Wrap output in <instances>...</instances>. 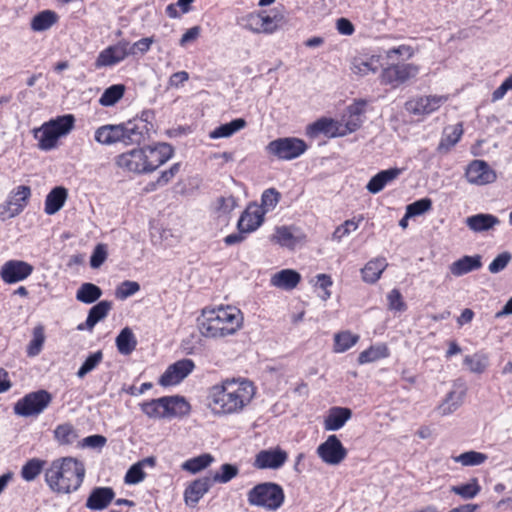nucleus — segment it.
<instances>
[{
  "label": "nucleus",
  "mask_w": 512,
  "mask_h": 512,
  "mask_svg": "<svg viewBox=\"0 0 512 512\" xmlns=\"http://www.w3.org/2000/svg\"><path fill=\"white\" fill-rule=\"evenodd\" d=\"M360 337L349 330L338 332L334 335L333 351L335 353H344L357 344Z\"/></svg>",
  "instance_id": "obj_34"
},
{
  "label": "nucleus",
  "mask_w": 512,
  "mask_h": 512,
  "mask_svg": "<svg viewBox=\"0 0 512 512\" xmlns=\"http://www.w3.org/2000/svg\"><path fill=\"white\" fill-rule=\"evenodd\" d=\"M387 266L386 259L383 257L370 260L361 269L362 280L370 284L376 283Z\"/></svg>",
  "instance_id": "obj_29"
},
{
  "label": "nucleus",
  "mask_w": 512,
  "mask_h": 512,
  "mask_svg": "<svg viewBox=\"0 0 512 512\" xmlns=\"http://www.w3.org/2000/svg\"><path fill=\"white\" fill-rule=\"evenodd\" d=\"M246 121L243 118H237L229 123H225L215 128L210 132L211 139L228 138L243 129L246 126Z\"/></svg>",
  "instance_id": "obj_35"
},
{
  "label": "nucleus",
  "mask_w": 512,
  "mask_h": 512,
  "mask_svg": "<svg viewBox=\"0 0 512 512\" xmlns=\"http://www.w3.org/2000/svg\"><path fill=\"white\" fill-rule=\"evenodd\" d=\"M34 137L38 140V147L44 151L53 149L59 139L47 123L43 124L40 128L34 129Z\"/></svg>",
  "instance_id": "obj_32"
},
{
  "label": "nucleus",
  "mask_w": 512,
  "mask_h": 512,
  "mask_svg": "<svg viewBox=\"0 0 512 512\" xmlns=\"http://www.w3.org/2000/svg\"><path fill=\"white\" fill-rule=\"evenodd\" d=\"M145 476L146 474L140 464L135 463L126 472L124 481L126 484L135 485L142 482Z\"/></svg>",
  "instance_id": "obj_61"
},
{
  "label": "nucleus",
  "mask_w": 512,
  "mask_h": 512,
  "mask_svg": "<svg viewBox=\"0 0 512 512\" xmlns=\"http://www.w3.org/2000/svg\"><path fill=\"white\" fill-rule=\"evenodd\" d=\"M241 25L244 29L255 33V34H263L262 32V24H261V15L259 12L250 13L241 18Z\"/></svg>",
  "instance_id": "obj_54"
},
{
  "label": "nucleus",
  "mask_w": 512,
  "mask_h": 512,
  "mask_svg": "<svg viewBox=\"0 0 512 512\" xmlns=\"http://www.w3.org/2000/svg\"><path fill=\"white\" fill-rule=\"evenodd\" d=\"M118 352L121 355H130L137 346V339L131 328H123L115 339Z\"/></svg>",
  "instance_id": "obj_30"
},
{
  "label": "nucleus",
  "mask_w": 512,
  "mask_h": 512,
  "mask_svg": "<svg viewBox=\"0 0 512 512\" xmlns=\"http://www.w3.org/2000/svg\"><path fill=\"white\" fill-rule=\"evenodd\" d=\"M34 271V267L22 260H9L0 270L1 279L7 284H14L28 278Z\"/></svg>",
  "instance_id": "obj_12"
},
{
  "label": "nucleus",
  "mask_w": 512,
  "mask_h": 512,
  "mask_svg": "<svg viewBox=\"0 0 512 512\" xmlns=\"http://www.w3.org/2000/svg\"><path fill=\"white\" fill-rule=\"evenodd\" d=\"M112 309V302L108 300H103L98 302L96 305L90 308L88 312L87 319L84 323H80L77 326V330L83 331L88 330L92 331L95 325L105 319Z\"/></svg>",
  "instance_id": "obj_18"
},
{
  "label": "nucleus",
  "mask_w": 512,
  "mask_h": 512,
  "mask_svg": "<svg viewBox=\"0 0 512 512\" xmlns=\"http://www.w3.org/2000/svg\"><path fill=\"white\" fill-rule=\"evenodd\" d=\"M419 72L420 66L414 63L391 64L382 69L380 82L395 89L415 79Z\"/></svg>",
  "instance_id": "obj_7"
},
{
  "label": "nucleus",
  "mask_w": 512,
  "mask_h": 512,
  "mask_svg": "<svg viewBox=\"0 0 512 512\" xmlns=\"http://www.w3.org/2000/svg\"><path fill=\"white\" fill-rule=\"evenodd\" d=\"M284 500L283 488L274 482L259 483L247 493V501L251 506L261 507L268 511L279 509Z\"/></svg>",
  "instance_id": "obj_6"
},
{
  "label": "nucleus",
  "mask_w": 512,
  "mask_h": 512,
  "mask_svg": "<svg viewBox=\"0 0 512 512\" xmlns=\"http://www.w3.org/2000/svg\"><path fill=\"white\" fill-rule=\"evenodd\" d=\"M255 396L254 384L243 378L225 379L212 386L208 406L214 415L226 416L241 413Z\"/></svg>",
  "instance_id": "obj_1"
},
{
  "label": "nucleus",
  "mask_w": 512,
  "mask_h": 512,
  "mask_svg": "<svg viewBox=\"0 0 512 512\" xmlns=\"http://www.w3.org/2000/svg\"><path fill=\"white\" fill-rule=\"evenodd\" d=\"M45 336L42 327H36L33 331V339L27 347V354L30 357L37 356L44 344Z\"/></svg>",
  "instance_id": "obj_56"
},
{
  "label": "nucleus",
  "mask_w": 512,
  "mask_h": 512,
  "mask_svg": "<svg viewBox=\"0 0 512 512\" xmlns=\"http://www.w3.org/2000/svg\"><path fill=\"white\" fill-rule=\"evenodd\" d=\"M154 39L152 37H145L138 41H136L134 44H129V55H136L137 53L144 54L147 51H149L151 45L153 44Z\"/></svg>",
  "instance_id": "obj_64"
},
{
  "label": "nucleus",
  "mask_w": 512,
  "mask_h": 512,
  "mask_svg": "<svg viewBox=\"0 0 512 512\" xmlns=\"http://www.w3.org/2000/svg\"><path fill=\"white\" fill-rule=\"evenodd\" d=\"M148 135L147 124L143 120H130L119 125H105L95 131V140L103 145L123 143L126 146L140 145Z\"/></svg>",
  "instance_id": "obj_5"
},
{
  "label": "nucleus",
  "mask_w": 512,
  "mask_h": 512,
  "mask_svg": "<svg viewBox=\"0 0 512 512\" xmlns=\"http://www.w3.org/2000/svg\"><path fill=\"white\" fill-rule=\"evenodd\" d=\"M236 206V199L232 195L221 196L216 200V210L221 214H229Z\"/></svg>",
  "instance_id": "obj_62"
},
{
  "label": "nucleus",
  "mask_w": 512,
  "mask_h": 512,
  "mask_svg": "<svg viewBox=\"0 0 512 512\" xmlns=\"http://www.w3.org/2000/svg\"><path fill=\"white\" fill-rule=\"evenodd\" d=\"M213 461L214 457L211 454L205 453L186 460L182 463L181 468L191 474H197L209 467Z\"/></svg>",
  "instance_id": "obj_36"
},
{
  "label": "nucleus",
  "mask_w": 512,
  "mask_h": 512,
  "mask_svg": "<svg viewBox=\"0 0 512 512\" xmlns=\"http://www.w3.org/2000/svg\"><path fill=\"white\" fill-rule=\"evenodd\" d=\"M358 222H355L354 219L346 220L343 224L338 226L332 234V240L336 242H341L342 239L351 232L357 230Z\"/></svg>",
  "instance_id": "obj_60"
},
{
  "label": "nucleus",
  "mask_w": 512,
  "mask_h": 512,
  "mask_svg": "<svg viewBox=\"0 0 512 512\" xmlns=\"http://www.w3.org/2000/svg\"><path fill=\"white\" fill-rule=\"evenodd\" d=\"M465 177L470 184L487 185L493 183L497 176L495 171L483 160H473L467 166Z\"/></svg>",
  "instance_id": "obj_14"
},
{
  "label": "nucleus",
  "mask_w": 512,
  "mask_h": 512,
  "mask_svg": "<svg viewBox=\"0 0 512 512\" xmlns=\"http://www.w3.org/2000/svg\"><path fill=\"white\" fill-rule=\"evenodd\" d=\"M401 173L402 169L397 167L382 170L369 180V182L366 185V189L371 194H378L388 184L396 180L401 175Z\"/></svg>",
  "instance_id": "obj_20"
},
{
  "label": "nucleus",
  "mask_w": 512,
  "mask_h": 512,
  "mask_svg": "<svg viewBox=\"0 0 512 512\" xmlns=\"http://www.w3.org/2000/svg\"><path fill=\"white\" fill-rule=\"evenodd\" d=\"M263 216L264 214L259 208H255L254 211L245 210L238 220V230L246 234L255 231L262 224Z\"/></svg>",
  "instance_id": "obj_28"
},
{
  "label": "nucleus",
  "mask_w": 512,
  "mask_h": 512,
  "mask_svg": "<svg viewBox=\"0 0 512 512\" xmlns=\"http://www.w3.org/2000/svg\"><path fill=\"white\" fill-rule=\"evenodd\" d=\"M388 309L395 312H404L407 305L398 289L391 290L387 295Z\"/></svg>",
  "instance_id": "obj_59"
},
{
  "label": "nucleus",
  "mask_w": 512,
  "mask_h": 512,
  "mask_svg": "<svg viewBox=\"0 0 512 512\" xmlns=\"http://www.w3.org/2000/svg\"><path fill=\"white\" fill-rule=\"evenodd\" d=\"M352 417V411L347 407L334 406L329 409L324 418L323 426L326 431L340 430Z\"/></svg>",
  "instance_id": "obj_19"
},
{
  "label": "nucleus",
  "mask_w": 512,
  "mask_h": 512,
  "mask_svg": "<svg viewBox=\"0 0 512 512\" xmlns=\"http://www.w3.org/2000/svg\"><path fill=\"white\" fill-rule=\"evenodd\" d=\"M164 414L165 418L181 417L190 412V405L181 396H164Z\"/></svg>",
  "instance_id": "obj_23"
},
{
  "label": "nucleus",
  "mask_w": 512,
  "mask_h": 512,
  "mask_svg": "<svg viewBox=\"0 0 512 512\" xmlns=\"http://www.w3.org/2000/svg\"><path fill=\"white\" fill-rule=\"evenodd\" d=\"M464 364L473 373H483L488 366V357L484 354L476 353L467 355L464 358Z\"/></svg>",
  "instance_id": "obj_51"
},
{
  "label": "nucleus",
  "mask_w": 512,
  "mask_h": 512,
  "mask_svg": "<svg viewBox=\"0 0 512 512\" xmlns=\"http://www.w3.org/2000/svg\"><path fill=\"white\" fill-rule=\"evenodd\" d=\"M316 453L323 463L337 466L347 457L348 451L339 438L332 434L317 447Z\"/></svg>",
  "instance_id": "obj_10"
},
{
  "label": "nucleus",
  "mask_w": 512,
  "mask_h": 512,
  "mask_svg": "<svg viewBox=\"0 0 512 512\" xmlns=\"http://www.w3.org/2000/svg\"><path fill=\"white\" fill-rule=\"evenodd\" d=\"M125 89L123 84H114L108 87L102 93L99 103L104 107L115 105L123 97Z\"/></svg>",
  "instance_id": "obj_40"
},
{
  "label": "nucleus",
  "mask_w": 512,
  "mask_h": 512,
  "mask_svg": "<svg viewBox=\"0 0 512 512\" xmlns=\"http://www.w3.org/2000/svg\"><path fill=\"white\" fill-rule=\"evenodd\" d=\"M263 34H272L278 29V23L283 19L282 15H268L265 11H260Z\"/></svg>",
  "instance_id": "obj_57"
},
{
  "label": "nucleus",
  "mask_w": 512,
  "mask_h": 512,
  "mask_svg": "<svg viewBox=\"0 0 512 512\" xmlns=\"http://www.w3.org/2000/svg\"><path fill=\"white\" fill-rule=\"evenodd\" d=\"M463 134V127L461 123L453 126H448L443 131V137L438 145L439 152H448L460 140Z\"/></svg>",
  "instance_id": "obj_31"
},
{
  "label": "nucleus",
  "mask_w": 512,
  "mask_h": 512,
  "mask_svg": "<svg viewBox=\"0 0 512 512\" xmlns=\"http://www.w3.org/2000/svg\"><path fill=\"white\" fill-rule=\"evenodd\" d=\"M239 474V467L235 464L224 463L219 471L211 477L212 483L226 484Z\"/></svg>",
  "instance_id": "obj_45"
},
{
  "label": "nucleus",
  "mask_w": 512,
  "mask_h": 512,
  "mask_svg": "<svg viewBox=\"0 0 512 512\" xmlns=\"http://www.w3.org/2000/svg\"><path fill=\"white\" fill-rule=\"evenodd\" d=\"M52 402V395L46 390L26 394L14 405V413L22 417L40 415Z\"/></svg>",
  "instance_id": "obj_8"
},
{
  "label": "nucleus",
  "mask_w": 512,
  "mask_h": 512,
  "mask_svg": "<svg viewBox=\"0 0 512 512\" xmlns=\"http://www.w3.org/2000/svg\"><path fill=\"white\" fill-rule=\"evenodd\" d=\"M272 240L283 246L288 248H293L296 244V239L291 231L290 227L280 226L275 229V233L272 236Z\"/></svg>",
  "instance_id": "obj_50"
},
{
  "label": "nucleus",
  "mask_w": 512,
  "mask_h": 512,
  "mask_svg": "<svg viewBox=\"0 0 512 512\" xmlns=\"http://www.w3.org/2000/svg\"><path fill=\"white\" fill-rule=\"evenodd\" d=\"M499 223L500 220L496 216L484 213L472 215L465 219L467 227L475 233L488 231Z\"/></svg>",
  "instance_id": "obj_25"
},
{
  "label": "nucleus",
  "mask_w": 512,
  "mask_h": 512,
  "mask_svg": "<svg viewBox=\"0 0 512 512\" xmlns=\"http://www.w3.org/2000/svg\"><path fill=\"white\" fill-rule=\"evenodd\" d=\"M45 464L46 461L39 458L28 460L21 469V477L27 482L35 480L42 472Z\"/></svg>",
  "instance_id": "obj_41"
},
{
  "label": "nucleus",
  "mask_w": 512,
  "mask_h": 512,
  "mask_svg": "<svg viewBox=\"0 0 512 512\" xmlns=\"http://www.w3.org/2000/svg\"><path fill=\"white\" fill-rule=\"evenodd\" d=\"M281 194L275 188L266 189L261 196V207L259 208L263 214L275 209L279 203Z\"/></svg>",
  "instance_id": "obj_49"
},
{
  "label": "nucleus",
  "mask_w": 512,
  "mask_h": 512,
  "mask_svg": "<svg viewBox=\"0 0 512 512\" xmlns=\"http://www.w3.org/2000/svg\"><path fill=\"white\" fill-rule=\"evenodd\" d=\"M195 368V364L191 359H181L168 366L159 379L161 386L167 387L179 384L185 379Z\"/></svg>",
  "instance_id": "obj_13"
},
{
  "label": "nucleus",
  "mask_w": 512,
  "mask_h": 512,
  "mask_svg": "<svg viewBox=\"0 0 512 512\" xmlns=\"http://www.w3.org/2000/svg\"><path fill=\"white\" fill-rule=\"evenodd\" d=\"M114 497L115 493L110 487L94 488L86 501V507L90 510L101 511L108 507Z\"/></svg>",
  "instance_id": "obj_21"
},
{
  "label": "nucleus",
  "mask_w": 512,
  "mask_h": 512,
  "mask_svg": "<svg viewBox=\"0 0 512 512\" xmlns=\"http://www.w3.org/2000/svg\"><path fill=\"white\" fill-rule=\"evenodd\" d=\"M466 391L461 389L459 391L453 390L449 392L443 402L438 406V411L442 416H447L456 411L463 403Z\"/></svg>",
  "instance_id": "obj_33"
},
{
  "label": "nucleus",
  "mask_w": 512,
  "mask_h": 512,
  "mask_svg": "<svg viewBox=\"0 0 512 512\" xmlns=\"http://www.w3.org/2000/svg\"><path fill=\"white\" fill-rule=\"evenodd\" d=\"M57 21L56 13L45 10L35 15L31 20V29L36 32L48 30Z\"/></svg>",
  "instance_id": "obj_39"
},
{
  "label": "nucleus",
  "mask_w": 512,
  "mask_h": 512,
  "mask_svg": "<svg viewBox=\"0 0 512 512\" xmlns=\"http://www.w3.org/2000/svg\"><path fill=\"white\" fill-rule=\"evenodd\" d=\"M45 482L58 494H69L76 491L85 476L83 463L73 457L55 459L45 470Z\"/></svg>",
  "instance_id": "obj_4"
},
{
  "label": "nucleus",
  "mask_w": 512,
  "mask_h": 512,
  "mask_svg": "<svg viewBox=\"0 0 512 512\" xmlns=\"http://www.w3.org/2000/svg\"><path fill=\"white\" fill-rule=\"evenodd\" d=\"M140 290V285L136 281H123L115 290V296L119 300H125Z\"/></svg>",
  "instance_id": "obj_55"
},
{
  "label": "nucleus",
  "mask_w": 512,
  "mask_h": 512,
  "mask_svg": "<svg viewBox=\"0 0 512 512\" xmlns=\"http://www.w3.org/2000/svg\"><path fill=\"white\" fill-rule=\"evenodd\" d=\"M307 149L306 143L294 137L279 138L271 141L266 150L280 160H292L302 155Z\"/></svg>",
  "instance_id": "obj_9"
},
{
  "label": "nucleus",
  "mask_w": 512,
  "mask_h": 512,
  "mask_svg": "<svg viewBox=\"0 0 512 512\" xmlns=\"http://www.w3.org/2000/svg\"><path fill=\"white\" fill-rule=\"evenodd\" d=\"M380 67V56L372 55L370 57H355L352 61L351 70L357 75L366 76L370 73H376Z\"/></svg>",
  "instance_id": "obj_26"
},
{
  "label": "nucleus",
  "mask_w": 512,
  "mask_h": 512,
  "mask_svg": "<svg viewBox=\"0 0 512 512\" xmlns=\"http://www.w3.org/2000/svg\"><path fill=\"white\" fill-rule=\"evenodd\" d=\"M447 99L446 96L439 95L419 96L407 101L405 109L413 115H428L438 110Z\"/></svg>",
  "instance_id": "obj_11"
},
{
  "label": "nucleus",
  "mask_w": 512,
  "mask_h": 512,
  "mask_svg": "<svg viewBox=\"0 0 512 512\" xmlns=\"http://www.w3.org/2000/svg\"><path fill=\"white\" fill-rule=\"evenodd\" d=\"M287 459V452L280 447L264 449L256 454L253 466L261 470H277L285 464Z\"/></svg>",
  "instance_id": "obj_16"
},
{
  "label": "nucleus",
  "mask_w": 512,
  "mask_h": 512,
  "mask_svg": "<svg viewBox=\"0 0 512 512\" xmlns=\"http://www.w3.org/2000/svg\"><path fill=\"white\" fill-rule=\"evenodd\" d=\"M389 356L388 347L385 344H379L376 346H370L368 349L362 351L358 356L359 364H366L375 362L377 360L386 358Z\"/></svg>",
  "instance_id": "obj_38"
},
{
  "label": "nucleus",
  "mask_w": 512,
  "mask_h": 512,
  "mask_svg": "<svg viewBox=\"0 0 512 512\" xmlns=\"http://www.w3.org/2000/svg\"><path fill=\"white\" fill-rule=\"evenodd\" d=\"M213 483L211 477L205 476L193 480L184 490V502L188 507L194 508L209 492Z\"/></svg>",
  "instance_id": "obj_17"
},
{
  "label": "nucleus",
  "mask_w": 512,
  "mask_h": 512,
  "mask_svg": "<svg viewBox=\"0 0 512 512\" xmlns=\"http://www.w3.org/2000/svg\"><path fill=\"white\" fill-rule=\"evenodd\" d=\"M173 153L171 145L161 143L154 147L147 146L122 153L116 157L115 163L125 172L148 174L165 164Z\"/></svg>",
  "instance_id": "obj_2"
},
{
  "label": "nucleus",
  "mask_w": 512,
  "mask_h": 512,
  "mask_svg": "<svg viewBox=\"0 0 512 512\" xmlns=\"http://www.w3.org/2000/svg\"><path fill=\"white\" fill-rule=\"evenodd\" d=\"M335 122L331 119L327 118H321L314 123H312L307 130L308 135L310 136H317L321 133L323 134H329L331 137L332 133H338L340 130L338 128L336 131H333L332 128L335 126Z\"/></svg>",
  "instance_id": "obj_47"
},
{
  "label": "nucleus",
  "mask_w": 512,
  "mask_h": 512,
  "mask_svg": "<svg viewBox=\"0 0 512 512\" xmlns=\"http://www.w3.org/2000/svg\"><path fill=\"white\" fill-rule=\"evenodd\" d=\"M142 412L149 418H165L163 398L153 399L140 405Z\"/></svg>",
  "instance_id": "obj_46"
},
{
  "label": "nucleus",
  "mask_w": 512,
  "mask_h": 512,
  "mask_svg": "<svg viewBox=\"0 0 512 512\" xmlns=\"http://www.w3.org/2000/svg\"><path fill=\"white\" fill-rule=\"evenodd\" d=\"M102 296L100 287L93 283H83L76 292V299L84 304H92Z\"/></svg>",
  "instance_id": "obj_37"
},
{
  "label": "nucleus",
  "mask_w": 512,
  "mask_h": 512,
  "mask_svg": "<svg viewBox=\"0 0 512 512\" xmlns=\"http://www.w3.org/2000/svg\"><path fill=\"white\" fill-rule=\"evenodd\" d=\"M512 260V254L509 251H504L498 254L493 261L489 264L488 270L492 274H497L503 271Z\"/></svg>",
  "instance_id": "obj_58"
},
{
  "label": "nucleus",
  "mask_w": 512,
  "mask_h": 512,
  "mask_svg": "<svg viewBox=\"0 0 512 512\" xmlns=\"http://www.w3.org/2000/svg\"><path fill=\"white\" fill-rule=\"evenodd\" d=\"M54 437L60 445H70L75 442L78 435L71 424L65 423L55 428Z\"/></svg>",
  "instance_id": "obj_44"
},
{
  "label": "nucleus",
  "mask_w": 512,
  "mask_h": 512,
  "mask_svg": "<svg viewBox=\"0 0 512 512\" xmlns=\"http://www.w3.org/2000/svg\"><path fill=\"white\" fill-rule=\"evenodd\" d=\"M300 274L293 269H283L272 275L270 283L273 287L283 290H292L300 282Z\"/></svg>",
  "instance_id": "obj_24"
},
{
  "label": "nucleus",
  "mask_w": 512,
  "mask_h": 512,
  "mask_svg": "<svg viewBox=\"0 0 512 512\" xmlns=\"http://www.w3.org/2000/svg\"><path fill=\"white\" fill-rule=\"evenodd\" d=\"M129 52V42L126 40L119 41L99 53L95 61V67L103 68L116 65L129 56Z\"/></svg>",
  "instance_id": "obj_15"
},
{
  "label": "nucleus",
  "mask_w": 512,
  "mask_h": 512,
  "mask_svg": "<svg viewBox=\"0 0 512 512\" xmlns=\"http://www.w3.org/2000/svg\"><path fill=\"white\" fill-rule=\"evenodd\" d=\"M432 206V201L429 198L419 199L406 207V218L419 216L429 211Z\"/></svg>",
  "instance_id": "obj_53"
},
{
  "label": "nucleus",
  "mask_w": 512,
  "mask_h": 512,
  "mask_svg": "<svg viewBox=\"0 0 512 512\" xmlns=\"http://www.w3.org/2000/svg\"><path fill=\"white\" fill-rule=\"evenodd\" d=\"M482 257L480 255H465L458 260L454 261L450 266L449 270L455 277L463 276L472 271L478 270L482 266Z\"/></svg>",
  "instance_id": "obj_22"
},
{
  "label": "nucleus",
  "mask_w": 512,
  "mask_h": 512,
  "mask_svg": "<svg viewBox=\"0 0 512 512\" xmlns=\"http://www.w3.org/2000/svg\"><path fill=\"white\" fill-rule=\"evenodd\" d=\"M107 258V251L104 245L98 244L90 257V266L93 269L99 268Z\"/></svg>",
  "instance_id": "obj_63"
},
{
  "label": "nucleus",
  "mask_w": 512,
  "mask_h": 512,
  "mask_svg": "<svg viewBox=\"0 0 512 512\" xmlns=\"http://www.w3.org/2000/svg\"><path fill=\"white\" fill-rule=\"evenodd\" d=\"M243 324L241 311L232 306L203 309L198 318L200 334L206 338H223L235 334Z\"/></svg>",
  "instance_id": "obj_3"
},
{
  "label": "nucleus",
  "mask_w": 512,
  "mask_h": 512,
  "mask_svg": "<svg viewBox=\"0 0 512 512\" xmlns=\"http://www.w3.org/2000/svg\"><path fill=\"white\" fill-rule=\"evenodd\" d=\"M75 118L71 114L59 116L56 119L50 120L47 124L60 138L68 134L74 126Z\"/></svg>",
  "instance_id": "obj_42"
},
{
  "label": "nucleus",
  "mask_w": 512,
  "mask_h": 512,
  "mask_svg": "<svg viewBox=\"0 0 512 512\" xmlns=\"http://www.w3.org/2000/svg\"><path fill=\"white\" fill-rule=\"evenodd\" d=\"M488 456L484 453L477 451H467L453 458L457 463L463 466H478L483 464L487 460Z\"/></svg>",
  "instance_id": "obj_48"
},
{
  "label": "nucleus",
  "mask_w": 512,
  "mask_h": 512,
  "mask_svg": "<svg viewBox=\"0 0 512 512\" xmlns=\"http://www.w3.org/2000/svg\"><path fill=\"white\" fill-rule=\"evenodd\" d=\"M103 360V352L98 350L89 354V356L85 359L81 367L77 371V376L79 378H84L88 373L93 371Z\"/></svg>",
  "instance_id": "obj_52"
},
{
  "label": "nucleus",
  "mask_w": 512,
  "mask_h": 512,
  "mask_svg": "<svg viewBox=\"0 0 512 512\" xmlns=\"http://www.w3.org/2000/svg\"><path fill=\"white\" fill-rule=\"evenodd\" d=\"M68 196V191L63 186L53 188L45 199L44 211L47 215L57 213L65 204Z\"/></svg>",
  "instance_id": "obj_27"
},
{
  "label": "nucleus",
  "mask_w": 512,
  "mask_h": 512,
  "mask_svg": "<svg viewBox=\"0 0 512 512\" xmlns=\"http://www.w3.org/2000/svg\"><path fill=\"white\" fill-rule=\"evenodd\" d=\"M450 490L452 493L460 496L461 498L469 500L473 499L479 494L481 487L477 478H472L468 483L452 486Z\"/></svg>",
  "instance_id": "obj_43"
}]
</instances>
